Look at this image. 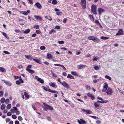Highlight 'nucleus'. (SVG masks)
<instances>
[{"mask_svg":"<svg viewBox=\"0 0 124 124\" xmlns=\"http://www.w3.org/2000/svg\"><path fill=\"white\" fill-rule=\"evenodd\" d=\"M6 106L5 105L3 104L1 106L0 108L1 110L4 109L5 108Z\"/></svg>","mask_w":124,"mask_h":124,"instance_id":"2f4dec72","label":"nucleus"},{"mask_svg":"<svg viewBox=\"0 0 124 124\" xmlns=\"http://www.w3.org/2000/svg\"><path fill=\"white\" fill-rule=\"evenodd\" d=\"M43 104L45 106V107L43 106L44 110V111H46L48 109V107L46 105L47 104L45 103H43Z\"/></svg>","mask_w":124,"mask_h":124,"instance_id":"dca6fc26","label":"nucleus"},{"mask_svg":"<svg viewBox=\"0 0 124 124\" xmlns=\"http://www.w3.org/2000/svg\"><path fill=\"white\" fill-rule=\"evenodd\" d=\"M3 92L2 91H0V96H3Z\"/></svg>","mask_w":124,"mask_h":124,"instance_id":"6e6d98bb","label":"nucleus"},{"mask_svg":"<svg viewBox=\"0 0 124 124\" xmlns=\"http://www.w3.org/2000/svg\"><path fill=\"white\" fill-rule=\"evenodd\" d=\"M42 88H43V89L45 91H48L50 92L55 93L56 94H57L58 93V92L57 91L55 90H52L50 89H47L46 87H45L44 86H42Z\"/></svg>","mask_w":124,"mask_h":124,"instance_id":"f03ea898","label":"nucleus"},{"mask_svg":"<svg viewBox=\"0 0 124 124\" xmlns=\"http://www.w3.org/2000/svg\"><path fill=\"white\" fill-rule=\"evenodd\" d=\"M60 29V27L58 25L56 26L55 28V29H56L57 30L59 29Z\"/></svg>","mask_w":124,"mask_h":124,"instance_id":"0e129e2a","label":"nucleus"},{"mask_svg":"<svg viewBox=\"0 0 124 124\" xmlns=\"http://www.w3.org/2000/svg\"><path fill=\"white\" fill-rule=\"evenodd\" d=\"M78 122L79 124H85L86 123L85 120L82 119H80L78 121Z\"/></svg>","mask_w":124,"mask_h":124,"instance_id":"9b49d317","label":"nucleus"},{"mask_svg":"<svg viewBox=\"0 0 124 124\" xmlns=\"http://www.w3.org/2000/svg\"><path fill=\"white\" fill-rule=\"evenodd\" d=\"M46 57L48 59H50L52 58V55L51 54H47Z\"/></svg>","mask_w":124,"mask_h":124,"instance_id":"72a5a7b5","label":"nucleus"},{"mask_svg":"<svg viewBox=\"0 0 124 124\" xmlns=\"http://www.w3.org/2000/svg\"><path fill=\"white\" fill-rule=\"evenodd\" d=\"M32 59L35 62H37V63L39 64L41 63V61L38 59H34V58H32Z\"/></svg>","mask_w":124,"mask_h":124,"instance_id":"a878e982","label":"nucleus"},{"mask_svg":"<svg viewBox=\"0 0 124 124\" xmlns=\"http://www.w3.org/2000/svg\"><path fill=\"white\" fill-rule=\"evenodd\" d=\"M54 65L56 66H61L62 67L63 70H66V68L63 66V65H62L60 64H54Z\"/></svg>","mask_w":124,"mask_h":124,"instance_id":"aec40b11","label":"nucleus"},{"mask_svg":"<svg viewBox=\"0 0 124 124\" xmlns=\"http://www.w3.org/2000/svg\"><path fill=\"white\" fill-rule=\"evenodd\" d=\"M34 27L36 29H39V26L38 25H35Z\"/></svg>","mask_w":124,"mask_h":124,"instance_id":"3c124183","label":"nucleus"},{"mask_svg":"<svg viewBox=\"0 0 124 124\" xmlns=\"http://www.w3.org/2000/svg\"><path fill=\"white\" fill-rule=\"evenodd\" d=\"M30 12V11L29 10H28L27 11H22L21 13L22 14L25 15H28V13H29Z\"/></svg>","mask_w":124,"mask_h":124,"instance_id":"4468645a","label":"nucleus"},{"mask_svg":"<svg viewBox=\"0 0 124 124\" xmlns=\"http://www.w3.org/2000/svg\"><path fill=\"white\" fill-rule=\"evenodd\" d=\"M67 19L65 18L63 19V22L64 23H66V22L67 21Z\"/></svg>","mask_w":124,"mask_h":124,"instance_id":"680f3d73","label":"nucleus"},{"mask_svg":"<svg viewBox=\"0 0 124 124\" xmlns=\"http://www.w3.org/2000/svg\"><path fill=\"white\" fill-rule=\"evenodd\" d=\"M11 104H9L7 106L6 108L7 109H9L11 108Z\"/></svg>","mask_w":124,"mask_h":124,"instance_id":"f704fd0d","label":"nucleus"},{"mask_svg":"<svg viewBox=\"0 0 124 124\" xmlns=\"http://www.w3.org/2000/svg\"><path fill=\"white\" fill-rule=\"evenodd\" d=\"M91 10L93 13L95 15H97V7L94 4L92 5Z\"/></svg>","mask_w":124,"mask_h":124,"instance_id":"f257e3e1","label":"nucleus"},{"mask_svg":"<svg viewBox=\"0 0 124 124\" xmlns=\"http://www.w3.org/2000/svg\"><path fill=\"white\" fill-rule=\"evenodd\" d=\"M12 117L14 119H15L16 118L17 116L15 115H13L12 116Z\"/></svg>","mask_w":124,"mask_h":124,"instance_id":"603ef678","label":"nucleus"},{"mask_svg":"<svg viewBox=\"0 0 124 124\" xmlns=\"http://www.w3.org/2000/svg\"><path fill=\"white\" fill-rule=\"evenodd\" d=\"M95 38V37L92 36H89L88 37V39L89 40H91L93 41L94 38Z\"/></svg>","mask_w":124,"mask_h":124,"instance_id":"c85d7f7f","label":"nucleus"},{"mask_svg":"<svg viewBox=\"0 0 124 124\" xmlns=\"http://www.w3.org/2000/svg\"><path fill=\"white\" fill-rule=\"evenodd\" d=\"M30 29H28L25 31H24L23 32L24 33L27 34L30 32Z\"/></svg>","mask_w":124,"mask_h":124,"instance_id":"cd10ccee","label":"nucleus"},{"mask_svg":"<svg viewBox=\"0 0 124 124\" xmlns=\"http://www.w3.org/2000/svg\"><path fill=\"white\" fill-rule=\"evenodd\" d=\"M91 56V55L89 54H87L86 55H85V56L86 57H90Z\"/></svg>","mask_w":124,"mask_h":124,"instance_id":"e2e57ef3","label":"nucleus"},{"mask_svg":"<svg viewBox=\"0 0 124 124\" xmlns=\"http://www.w3.org/2000/svg\"><path fill=\"white\" fill-rule=\"evenodd\" d=\"M0 71L2 72H5L6 71V70L3 68L0 67Z\"/></svg>","mask_w":124,"mask_h":124,"instance_id":"4be33fe9","label":"nucleus"},{"mask_svg":"<svg viewBox=\"0 0 124 124\" xmlns=\"http://www.w3.org/2000/svg\"><path fill=\"white\" fill-rule=\"evenodd\" d=\"M105 77L106 78L110 80H111V78L109 76L106 75L105 76Z\"/></svg>","mask_w":124,"mask_h":124,"instance_id":"58836bf2","label":"nucleus"},{"mask_svg":"<svg viewBox=\"0 0 124 124\" xmlns=\"http://www.w3.org/2000/svg\"><path fill=\"white\" fill-rule=\"evenodd\" d=\"M86 66L85 65L82 64H80L78 66V68L79 70H80L83 67H85Z\"/></svg>","mask_w":124,"mask_h":124,"instance_id":"2eb2a0df","label":"nucleus"},{"mask_svg":"<svg viewBox=\"0 0 124 124\" xmlns=\"http://www.w3.org/2000/svg\"><path fill=\"white\" fill-rule=\"evenodd\" d=\"M15 124H19V122L17 120L15 121Z\"/></svg>","mask_w":124,"mask_h":124,"instance_id":"774afa93","label":"nucleus"},{"mask_svg":"<svg viewBox=\"0 0 124 124\" xmlns=\"http://www.w3.org/2000/svg\"><path fill=\"white\" fill-rule=\"evenodd\" d=\"M86 114H90L92 113V112L90 110H88Z\"/></svg>","mask_w":124,"mask_h":124,"instance_id":"a19ab883","label":"nucleus"},{"mask_svg":"<svg viewBox=\"0 0 124 124\" xmlns=\"http://www.w3.org/2000/svg\"><path fill=\"white\" fill-rule=\"evenodd\" d=\"M21 83V82L18 80L16 81V84L17 85H20Z\"/></svg>","mask_w":124,"mask_h":124,"instance_id":"c03bdc74","label":"nucleus"},{"mask_svg":"<svg viewBox=\"0 0 124 124\" xmlns=\"http://www.w3.org/2000/svg\"><path fill=\"white\" fill-rule=\"evenodd\" d=\"M38 81L40 82L41 84H44V83L43 80L40 78H38Z\"/></svg>","mask_w":124,"mask_h":124,"instance_id":"b1692460","label":"nucleus"},{"mask_svg":"<svg viewBox=\"0 0 124 124\" xmlns=\"http://www.w3.org/2000/svg\"><path fill=\"white\" fill-rule=\"evenodd\" d=\"M123 31L122 29H119L118 31V32L117 33L116 35V36H119L123 34Z\"/></svg>","mask_w":124,"mask_h":124,"instance_id":"6e6552de","label":"nucleus"},{"mask_svg":"<svg viewBox=\"0 0 124 124\" xmlns=\"http://www.w3.org/2000/svg\"><path fill=\"white\" fill-rule=\"evenodd\" d=\"M95 23H96L97 24H100V25L101 26V27H102L101 26V25L99 22V21L98 20H96L95 21Z\"/></svg>","mask_w":124,"mask_h":124,"instance_id":"de8ad7c7","label":"nucleus"},{"mask_svg":"<svg viewBox=\"0 0 124 124\" xmlns=\"http://www.w3.org/2000/svg\"><path fill=\"white\" fill-rule=\"evenodd\" d=\"M18 120L20 121H21L23 119L22 118L21 116H19L18 117Z\"/></svg>","mask_w":124,"mask_h":124,"instance_id":"8fccbe9b","label":"nucleus"},{"mask_svg":"<svg viewBox=\"0 0 124 124\" xmlns=\"http://www.w3.org/2000/svg\"><path fill=\"white\" fill-rule=\"evenodd\" d=\"M52 3L54 5H55L57 4V2L56 0H53L52 1Z\"/></svg>","mask_w":124,"mask_h":124,"instance_id":"473e14b6","label":"nucleus"},{"mask_svg":"<svg viewBox=\"0 0 124 124\" xmlns=\"http://www.w3.org/2000/svg\"><path fill=\"white\" fill-rule=\"evenodd\" d=\"M108 87V84L106 83H104V85L103 87V88L102 90V91L103 92H105L107 89Z\"/></svg>","mask_w":124,"mask_h":124,"instance_id":"423d86ee","label":"nucleus"},{"mask_svg":"<svg viewBox=\"0 0 124 124\" xmlns=\"http://www.w3.org/2000/svg\"><path fill=\"white\" fill-rule=\"evenodd\" d=\"M34 16L35 18L37 20H38L39 21H41L42 20V18L41 16L36 15H34Z\"/></svg>","mask_w":124,"mask_h":124,"instance_id":"f8f14e48","label":"nucleus"},{"mask_svg":"<svg viewBox=\"0 0 124 124\" xmlns=\"http://www.w3.org/2000/svg\"><path fill=\"white\" fill-rule=\"evenodd\" d=\"M101 68V66L100 65L98 66H96L94 67V69L95 70H98Z\"/></svg>","mask_w":124,"mask_h":124,"instance_id":"c756f323","label":"nucleus"},{"mask_svg":"<svg viewBox=\"0 0 124 124\" xmlns=\"http://www.w3.org/2000/svg\"><path fill=\"white\" fill-rule=\"evenodd\" d=\"M11 115V113L10 112H8L7 114V115L8 116H10Z\"/></svg>","mask_w":124,"mask_h":124,"instance_id":"864d4df0","label":"nucleus"},{"mask_svg":"<svg viewBox=\"0 0 124 124\" xmlns=\"http://www.w3.org/2000/svg\"><path fill=\"white\" fill-rule=\"evenodd\" d=\"M49 85L53 87H55V88H56L57 87V86L55 84L53 83H49Z\"/></svg>","mask_w":124,"mask_h":124,"instance_id":"f3484780","label":"nucleus"},{"mask_svg":"<svg viewBox=\"0 0 124 124\" xmlns=\"http://www.w3.org/2000/svg\"><path fill=\"white\" fill-rule=\"evenodd\" d=\"M46 105L48 107V109H49L50 110H53V108L52 107L48 105Z\"/></svg>","mask_w":124,"mask_h":124,"instance_id":"bb28decb","label":"nucleus"},{"mask_svg":"<svg viewBox=\"0 0 124 124\" xmlns=\"http://www.w3.org/2000/svg\"><path fill=\"white\" fill-rule=\"evenodd\" d=\"M93 41L95 42L98 43L100 41V40L97 37H95Z\"/></svg>","mask_w":124,"mask_h":124,"instance_id":"a211bd4d","label":"nucleus"},{"mask_svg":"<svg viewBox=\"0 0 124 124\" xmlns=\"http://www.w3.org/2000/svg\"><path fill=\"white\" fill-rule=\"evenodd\" d=\"M36 32L38 34H40L41 33V32L39 30H36Z\"/></svg>","mask_w":124,"mask_h":124,"instance_id":"69168bd1","label":"nucleus"},{"mask_svg":"<svg viewBox=\"0 0 124 124\" xmlns=\"http://www.w3.org/2000/svg\"><path fill=\"white\" fill-rule=\"evenodd\" d=\"M54 32L55 33L56 31L52 29L51 31H50L49 32V34H51L53 33H54Z\"/></svg>","mask_w":124,"mask_h":124,"instance_id":"4c0bfd02","label":"nucleus"},{"mask_svg":"<svg viewBox=\"0 0 124 124\" xmlns=\"http://www.w3.org/2000/svg\"><path fill=\"white\" fill-rule=\"evenodd\" d=\"M40 49L41 50H44L45 49L46 47L44 46H40Z\"/></svg>","mask_w":124,"mask_h":124,"instance_id":"c9c22d12","label":"nucleus"},{"mask_svg":"<svg viewBox=\"0 0 124 124\" xmlns=\"http://www.w3.org/2000/svg\"><path fill=\"white\" fill-rule=\"evenodd\" d=\"M5 101V98H2L0 100V101L2 103H3Z\"/></svg>","mask_w":124,"mask_h":124,"instance_id":"ea45409f","label":"nucleus"},{"mask_svg":"<svg viewBox=\"0 0 124 124\" xmlns=\"http://www.w3.org/2000/svg\"><path fill=\"white\" fill-rule=\"evenodd\" d=\"M71 73L74 76H77L78 75V74L74 71H71Z\"/></svg>","mask_w":124,"mask_h":124,"instance_id":"e433bc0d","label":"nucleus"},{"mask_svg":"<svg viewBox=\"0 0 124 124\" xmlns=\"http://www.w3.org/2000/svg\"><path fill=\"white\" fill-rule=\"evenodd\" d=\"M25 57L28 59H31V57L30 55H25Z\"/></svg>","mask_w":124,"mask_h":124,"instance_id":"37998d69","label":"nucleus"},{"mask_svg":"<svg viewBox=\"0 0 124 124\" xmlns=\"http://www.w3.org/2000/svg\"><path fill=\"white\" fill-rule=\"evenodd\" d=\"M15 32L18 33L20 31L19 29L15 30Z\"/></svg>","mask_w":124,"mask_h":124,"instance_id":"338daca9","label":"nucleus"},{"mask_svg":"<svg viewBox=\"0 0 124 124\" xmlns=\"http://www.w3.org/2000/svg\"><path fill=\"white\" fill-rule=\"evenodd\" d=\"M101 39H102L106 40L109 38L108 37H106L104 36H101Z\"/></svg>","mask_w":124,"mask_h":124,"instance_id":"7c9ffc66","label":"nucleus"},{"mask_svg":"<svg viewBox=\"0 0 124 124\" xmlns=\"http://www.w3.org/2000/svg\"><path fill=\"white\" fill-rule=\"evenodd\" d=\"M58 42L59 44H63L64 43V41H59Z\"/></svg>","mask_w":124,"mask_h":124,"instance_id":"5fc2aeb1","label":"nucleus"},{"mask_svg":"<svg viewBox=\"0 0 124 124\" xmlns=\"http://www.w3.org/2000/svg\"><path fill=\"white\" fill-rule=\"evenodd\" d=\"M3 52L4 53L7 54H10L9 52L7 51H4Z\"/></svg>","mask_w":124,"mask_h":124,"instance_id":"bf43d9fd","label":"nucleus"},{"mask_svg":"<svg viewBox=\"0 0 124 124\" xmlns=\"http://www.w3.org/2000/svg\"><path fill=\"white\" fill-rule=\"evenodd\" d=\"M87 90H90L91 89V88L88 85H86L85 86Z\"/></svg>","mask_w":124,"mask_h":124,"instance_id":"79ce46f5","label":"nucleus"},{"mask_svg":"<svg viewBox=\"0 0 124 124\" xmlns=\"http://www.w3.org/2000/svg\"><path fill=\"white\" fill-rule=\"evenodd\" d=\"M67 77V78H69L72 79H75V78L74 77L70 74H68Z\"/></svg>","mask_w":124,"mask_h":124,"instance_id":"412c9836","label":"nucleus"},{"mask_svg":"<svg viewBox=\"0 0 124 124\" xmlns=\"http://www.w3.org/2000/svg\"><path fill=\"white\" fill-rule=\"evenodd\" d=\"M32 66L31 65H29L27 67L26 69H30L31 68Z\"/></svg>","mask_w":124,"mask_h":124,"instance_id":"4d7b16f0","label":"nucleus"},{"mask_svg":"<svg viewBox=\"0 0 124 124\" xmlns=\"http://www.w3.org/2000/svg\"><path fill=\"white\" fill-rule=\"evenodd\" d=\"M89 17L90 18V20L91 21H94V19L93 16L91 15H90L89 16Z\"/></svg>","mask_w":124,"mask_h":124,"instance_id":"393cba45","label":"nucleus"},{"mask_svg":"<svg viewBox=\"0 0 124 124\" xmlns=\"http://www.w3.org/2000/svg\"><path fill=\"white\" fill-rule=\"evenodd\" d=\"M19 80L21 82V83H23L24 82L23 80L21 78V77L20 76H19Z\"/></svg>","mask_w":124,"mask_h":124,"instance_id":"49530a36","label":"nucleus"},{"mask_svg":"<svg viewBox=\"0 0 124 124\" xmlns=\"http://www.w3.org/2000/svg\"><path fill=\"white\" fill-rule=\"evenodd\" d=\"M94 105L95 107L96 108H97L100 106L99 104L97 102L95 103L94 104Z\"/></svg>","mask_w":124,"mask_h":124,"instance_id":"a18cd8bd","label":"nucleus"},{"mask_svg":"<svg viewBox=\"0 0 124 124\" xmlns=\"http://www.w3.org/2000/svg\"><path fill=\"white\" fill-rule=\"evenodd\" d=\"M105 10L101 8H98V11L100 15H101L102 13L105 12Z\"/></svg>","mask_w":124,"mask_h":124,"instance_id":"0eeeda50","label":"nucleus"},{"mask_svg":"<svg viewBox=\"0 0 124 124\" xmlns=\"http://www.w3.org/2000/svg\"><path fill=\"white\" fill-rule=\"evenodd\" d=\"M113 92L112 89L109 88L106 92V93L107 95H111L112 94Z\"/></svg>","mask_w":124,"mask_h":124,"instance_id":"39448f33","label":"nucleus"},{"mask_svg":"<svg viewBox=\"0 0 124 124\" xmlns=\"http://www.w3.org/2000/svg\"><path fill=\"white\" fill-rule=\"evenodd\" d=\"M2 81H3L7 85L10 86L12 85V84L9 81H7L5 80H3Z\"/></svg>","mask_w":124,"mask_h":124,"instance_id":"9d476101","label":"nucleus"},{"mask_svg":"<svg viewBox=\"0 0 124 124\" xmlns=\"http://www.w3.org/2000/svg\"><path fill=\"white\" fill-rule=\"evenodd\" d=\"M9 100L8 99H6L5 101V103L6 104H8L9 103Z\"/></svg>","mask_w":124,"mask_h":124,"instance_id":"09e8293b","label":"nucleus"},{"mask_svg":"<svg viewBox=\"0 0 124 124\" xmlns=\"http://www.w3.org/2000/svg\"><path fill=\"white\" fill-rule=\"evenodd\" d=\"M23 68V65H19L18 66V68L19 69H20L21 68Z\"/></svg>","mask_w":124,"mask_h":124,"instance_id":"13d9d810","label":"nucleus"},{"mask_svg":"<svg viewBox=\"0 0 124 124\" xmlns=\"http://www.w3.org/2000/svg\"><path fill=\"white\" fill-rule=\"evenodd\" d=\"M87 95L88 96L91 97L93 95L91 93H88L87 94Z\"/></svg>","mask_w":124,"mask_h":124,"instance_id":"052dcab7","label":"nucleus"},{"mask_svg":"<svg viewBox=\"0 0 124 124\" xmlns=\"http://www.w3.org/2000/svg\"><path fill=\"white\" fill-rule=\"evenodd\" d=\"M54 10L56 11V14L58 16H61L62 14V12L60 11V10L58 8H55Z\"/></svg>","mask_w":124,"mask_h":124,"instance_id":"20e7f679","label":"nucleus"},{"mask_svg":"<svg viewBox=\"0 0 124 124\" xmlns=\"http://www.w3.org/2000/svg\"><path fill=\"white\" fill-rule=\"evenodd\" d=\"M64 87L66 88H69V86L68 84H67L65 81H63L62 82L61 84Z\"/></svg>","mask_w":124,"mask_h":124,"instance_id":"1a4fd4ad","label":"nucleus"},{"mask_svg":"<svg viewBox=\"0 0 124 124\" xmlns=\"http://www.w3.org/2000/svg\"><path fill=\"white\" fill-rule=\"evenodd\" d=\"M35 5L37 6V7L39 9H41L42 8V6L41 5L39 2H37L35 3Z\"/></svg>","mask_w":124,"mask_h":124,"instance_id":"ddd939ff","label":"nucleus"},{"mask_svg":"<svg viewBox=\"0 0 124 124\" xmlns=\"http://www.w3.org/2000/svg\"><path fill=\"white\" fill-rule=\"evenodd\" d=\"M80 4L82 6L83 9H85L86 7V2L85 0H82L81 1Z\"/></svg>","mask_w":124,"mask_h":124,"instance_id":"7ed1b4c3","label":"nucleus"},{"mask_svg":"<svg viewBox=\"0 0 124 124\" xmlns=\"http://www.w3.org/2000/svg\"><path fill=\"white\" fill-rule=\"evenodd\" d=\"M26 70L29 73H30L31 74L34 73L35 72L33 70L31 69H26Z\"/></svg>","mask_w":124,"mask_h":124,"instance_id":"5701e85b","label":"nucleus"},{"mask_svg":"<svg viewBox=\"0 0 124 124\" xmlns=\"http://www.w3.org/2000/svg\"><path fill=\"white\" fill-rule=\"evenodd\" d=\"M24 94L25 98H26L27 99H29V96L27 93L24 92Z\"/></svg>","mask_w":124,"mask_h":124,"instance_id":"6ab92c4d","label":"nucleus"}]
</instances>
